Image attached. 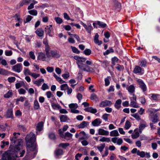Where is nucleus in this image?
I'll return each mask as SVG.
<instances>
[{
    "instance_id": "f257e3e1",
    "label": "nucleus",
    "mask_w": 160,
    "mask_h": 160,
    "mask_svg": "<svg viewBox=\"0 0 160 160\" xmlns=\"http://www.w3.org/2000/svg\"><path fill=\"white\" fill-rule=\"evenodd\" d=\"M20 135L19 132L13 133V136L10 139L12 142V144L14 145V148L4 153L1 160H15L16 158L23 156L25 152L24 150H22L19 153V156L16 153V152H18L20 150V147L22 143L21 139H17L18 136Z\"/></svg>"
},
{
    "instance_id": "f03ea898",
    "label": "nucleus",
    "mask_w": 160,
    "mask_h": 160,
    "mask_svg": "<svg viewBox=\"0 0 160 160\" xmlns=\"http://www.w3.org/2000/svg\"><path fill=\"white\" fill-rule=\"evenodd\" d=\"M27 154L24 160H29L30 158L32 159L35 157L37 152L36 145L27 146Z\"/></svg>"
},
{
    "instance_id": "7ed1b4c3",
    "label": "nucleus",
    "mask_w": 160,
    "mask_h": 160,
    "mask_svg": "<svg viewBox=\"0 0 160 160\" xmlns=\"http://www.w3.org/2000/svg\"><path fill=\"white\" fill-rule=\"evenodd\" d=\"M25 140L27 146L36 145L34 143L36 141V137L33 132H31L29 134L27 135L25 138Z\"/></svg>"
},
{
    "instance_id": "20e7f679",
    "label": "nucleus",
    "mask_w": 160,
    "mask_h": 160,
    "mask_svg": "<svg viewBox=\"0 0 160 160\" xmlns=\"http://www.w3.org/2000/svg\"><path fill=\"white\" fill-rule=\"evenodd\" d=\"M76 63L78 65V67L79 68L80 72H82L83 71L87 72H90L93 70L92 68L82 63L77 62Z\"/></svg>"
},
{
    "instance_id": "39448f33",
    "label": "nucleus",
    "mask_w": 160,
    "mask_h": 160,
    "mask_svg": "<svg viewBox=\"0 0 160 160\" xmlns=\"http://www.w3.org/2000/svg\"><path fill=\"white\" fill-rule=\"evenodd\" d=\"M22 67L21 63H17L12 67V69L15 72L19 73L22 70Z\"/></svg>"
},
{
    "instance_id": "423d86ee",
    "label": "nucleus",
    "mask_w": 160,
    "mask_h": 160,
    "mask_svg": "<svg viewBox=\"0 0 160 160\" xmlns=\"http://www.w3.org/2000/svg\"><path fill=\"white\" fill-rule=\"evenodd\" d=\"M81 24L85 28L86 31L89 33L91 34V31L93 29V28L91 24L88 23L87 25L81 22Z\"/></svg>"
},
{
    "instance_id": "0eeeda50",
    "label": "nucleus",
    "mask_w": 160,
    "mask_h": 160,
    "mask_svg": "<svg viewBox=\"0 0 160 160\" xmlns=\"http://www.w3.org/2000/svg\"><path fill=\"white\" fill-rule=\"evenodd\" d=\"M112 104V103L111 101L106 100L101 102L99 106L101 107H104L107 106H110Z\"/></svg>"
},
{
    "instance_id": "6e6552de",
    "label": "nucleus",
    "mask_w": 160,
    "mask_h": 160,
    "mask_svg": "<svg viewBox=\"0 0 160 160\" xmlns=\"http://www.w3.org/2000/svg\"><path fill=\"white\" fill-rule=\"evenodd\" d=\"M45 30L46 34H48L49 36L52 37L53 34H52V32L53 31V29L50 28V27H49L48 26H47L45 28Z\"/></svg>"
},
{
    "instance_id": "1a4fd4ad",
    "label": "nucleus",
    "mask_w": 160,
    "mask_h": 160,
    "mask_svg": "<svg viewBox=\"0 0 160 160\" xmlns=\"http://www.w3.org/2000/svg\"><path fill=\"white\" fill-rule=\"evenodd\" d=\"M75 59L77 60V62H79L80 63L84 62L86 60V58L78 56H75L74 57Z\"/></svg>"
},
{
    "instance_id": "9d476101",
    "label": "nucleus",
    "mask_w": 160,
    "mask_h": 160,
    "mask_svg": "<svg viewBox=\"0 0 160 160\" xmlns=\"http://www.w3.org/2000/svg\"><path fill=\"white\" fill-rule=\"evenodd\" d=\"M98 134L99 135L108 136L109 134V132L108 131L101 128H99L98 130Z\"/></svg>"
},
{
    "instance_id": "9b49d317",
    "label": "nucleus",
    "mask_w": 160,
    "mask_h": 160,
    "mask_svg": "<svg viewBox=\"0 0 160 160\" xmlns=\"http://www.w3.org/2000/svg\"><path fill=\"white\" fill-rule=\"evenodd\" d=\"M84 110L86 112H90L93 114L97 112V110L96 109L93 108L92 107L85 108Z\"/></svg>"
},
{
    "instance_id": "f8f14e48",
    "label": "nucleus",
    "mask_w": 160,
    "mask_h": 160,
    "mask_svg": "<svg viewBox=\"0 0 160 160\" xmlns=\"http://www.w3.org/2000/svg\"><path fill=\"white\" fill-rule=\"evenodd\" d=\"M102 123L101 120L99 118H96L93 121L92 123L94 126H98Z\"/></svg>"
},
{
    "instance_id": "ddd939ff",
    "label": "nucleus",
    "mask_w": 160,
    "mask_h": 160,
    "mask_svg": "<svg viewBox=\"0 0 160 160\" xmlns=\"http://www.w3.org/2000/svg\"><path fill=\"white\" fill-rule=\"evenodd\" d=\"M36 33L39 37H42L44 35V32L42 28H38L35 31Z\"/></svg>"
},
{
    "instance_id": "4468645a",
    "label": "nucleus",
    "mask_w": 160,
    "mask_h": 160,
    "mask_svg": "<svg viewBox=\"0 0 160 160\" xmlns=\"http://www.w3.org/2000/svg\"><path fill=\"white\" fill-rule=\"evenodd\" d=\"M127 90L128 91L129 93L133 94L135 91V86L131 85L126 88Z\"/></svg>"
},
{
    "instance_id": "2eb2a0df",
    "label": "nucleus",
    "mask_w": 160,
    "mask_h": 160,
    "mask_svg": "<svg viewBox=\"0 0 160 160\" xmlns=\"http://www.w3.org/2000/svg\"><path fill=\"white\" fill-rule=\"evenodd\" d=\"M98 37V34L97 33H96L94 37V42L96 44H98V45H100L102 44V42L101 41L99 40Z\"/></svg>"
},
{
    "instance_id": "dca6fc26",
    "label": "nucleus",
    "mask_w": 160,
    "mask_h": 160,
    "mask_svg": "<svg viewBox=\"0 0 160 160\" xmlns=\"http://www.w3.org/2000/svg\"><path fill=\"white\" fill-rule=\"evenodd\" d=\"M122 100L120 99L117 100L114 104V107L116 109H119L121 107Z\"/></svg>"
},
{
    "instance_id": "f3484780",
    "label": "nucleus",
    "mask_w": 160,
    "mask_h": 160,
    "mask_svg": "<svg viewBox=\"0 0 160 160\" xmlns=\"http://www.w3.org/2000/svg\"><path fill=\"white\" fill-rule=\"evenodd\" d=\"M138 83L140 85L141 88L142 90L144 92L146 91L147 90L146 86L143 82L141 81H140L138 82Z\"/></svg>"
},
{
    "instance_id": "a211bd4d",
    "label": "nucleus",
    "mask_w": 160,
    "mask_h": 160,
    "mask_svg": "<svg viewBox=\"0 0 160 160\" xmlns=\"http://www.w3.org/2000/svg\"><path fill=\"white\" fill-rule=\"evenodd\" d=\"M43 122H41L38 124L37 126V129L38 131H41L43 129Z\"/></svg>"
},
{
    "instance_id": "6ab92c4d",
    "label": "nucleus",
    "mask_w": 160,
    "mask_h": 160,
    "mask_svg": "<svg viewBox=\"0 0 160 160\" xmlns=\"http://www.w3.org/2000/svg\"><path fill=\"white\" fill-rule=\"evenodd\" d=\"M142 69L138 66H136L133 70V72L134 73H138L141 72Z\"/></svg>"
},
{
    "instance_id": "aec40b11",
    "label": "nucleus",
    "mask_w": 160,
    "mask_h": 160,
    "mask_svg": "<svg viewBox=\"0 0 160 160\" xmlns=\"http://www.w3.org/2000/svg\"><path fill=\"white\" fill-rule=\"evenodd\" d=\"M6 115L7 118H11L12 117L13 115L12 109L10 108L8 109Z\"/></svg>"
},
{
    "instance_id": "412c9836",
    "label": "nucleus",
    "mask_w": 160,
    "mask_h": 160,
    "mask_svg": "<svg viewBox=\"0 0 160 160\" xmlns=\"http://www.w3.org/2000/svg\"><path fill=\"white\" fill-rule=\"evenodd\" d=\"M38 58L40 60H42L43 61H45L46 58L45 54L42 52L40 53L38 57Z\"/></svg>"
},
{
    "instance_id": "4be33fe9",
    "label": "nucleus",
    "mask_w": 160,
    "mask_h": 160,
    "mask_svg": "<svg viewBox=\"0 0 160 160\" xmlns=\"http://www.w3.org/2000/svg\"><path fill=\"white\" fill-rule=\"evenodd\" d=\"M139 132L136 129H135L134 133L132 135V138L134 139L136 138L139 137Z\"/></svg>"
},
{
    "instance_id": "5701e85b",
    "label": "nucleus",
    "mask_w": 160,
    "mask_h": 160,
    "mask_svg": "<svg viewBox=\"0 0 160 160\" xmlns=\"http://www.w3.org/2000/svg\"><path fill=\"white\" fill-rule=\"evenodd\" d=\"M130 106L134 108H138L139 107L138 104L136 102V101H131Z\"/></svg>"
},
{
    "instance_id": "b1692460",
    "label": "nucleus",
    "mask_w": 160,
    "mask_h": 160,
    "mask_svg": "<svg viewBox=\"0 0 160 160\" xmlns=\"http://www.w3.org/2000/svg\"><path fill=\"white\" fill-rule=\"evenodd\" d=\"M147 125L146 123L141 124L139 127V130L140 133L142 132L143 130L147 126Z\"/></svg>"
},
{
    "instance_id": "393cba45",
    "label": "nucleus",
    "mask_w": 160,
    "mask_h": 160,
    "mask_svg": "<svg viewBox=\"0 0 160 160\" xmlns=\"http://www.w3.org/2000/svg\"><path fill=\"white\" fill-rule=\"evenodd\" d=\"M33 108L35 110H38L40 108L39 104L37 99H35L34 101Z\"/></svg>"
},
{
    "instance_id": "a878e982",
    "label": "nucleus",
    "mask_w": 160,
    "mask_h": 160,
    "mask_svg": "<svg viewBox=\"0 0 160 160\" xmlns=\"http://www.w3.org/2000/svg\"><path fill=\"white\" fill-rule=\"evenodd\" d=\"M12 90H9L8 92L4 95L5 98H8L11 97L12 95Z\"/></svg>"
},
{
    "instance_id": "bb28decb",
    "label": "nucleus",
    "mask_w": 160,
    "mask_h": 160,
    "mask_svg": "<svg viewBox=\"0 0 160 160\" xmlns=\"http://www.w3.org/2000/svg\"><path fill=\"white\" fill-rule=\"evenodd\" d=\"M119 135L118 131L117 130H114L110 132V136L112 137L118 136Z\"/></svg>"
},
{
    "instance_id": "cd10ccee",
    "label": "nucleus",
    "mask_w": 160,
    "mask_h": 160,
    "mask_svg": "<svg viewBox=\"0 0 160 160\" xmlns=\"http://www.w3.org/2000/svg\"><path fill=\"white\" fill-rule=\"evenodd\" d=\"M25 85L24 82L23 81H20L19 82L16 83L15 84L16 88V89H18L22 86Z\"/></svg>"
},
{
    "instance_id": "c85d7f7f",
    "label": "nucleus",
    "mask_w": 160,
    "mask_h": 160,
    "mask_svg": "<svg viewBox=\"0 0 160 160\" xmlns=\"http://www.w3.org/2000/svg\"><path fill=\"white\" fill-rule=\"evenodd\" d=\"M87 125V122L86 121H83L78 126L79 128H85Z\"/></svg>"
},
{
    "instance_id": "c756f323",
    "label": "nucleus",
    "mask_w": 160,
    "mask_h": 160,
    "mask_svg": "<svg viewBox=\"0 0 160 160\" xmlns=\"http://www.w3.org/2000/svg\"><path fill=\"white\" fill-rule=\"evenodd\" d=\"M44 82V80L43 79H40L38 80H36L34 82V84H36L38 86H40L41 85V83Z\"/></svg>"
},
{
    "instance_id": "7c9ffc66",
    "label": "nucleus",
    "mask_w": 160,
    "mask_h": 160,
    "mask_svg": "<svg viewBox=\"0 0 160 160\" xmlns=\"http://www.w3.org/2000/svg\"><path fill=\"white\" fill-rule=\"evenodd\" d=\"M63 150L61 149H56L54 152L55 155L57 156L63 154Z\"/></svg>"
},
{
    "instance_id": "2f4dec72",
    "label": "nucleus",
    "mask_w": 160,
    "mask_h": 160,
    "mask_svg": "<svg viewBox=\"0 0 160 160\" xmlns=\"http://www.w3.org/2000/svg\"><path fill=\"white\" fill-rule=\"evenodd\" d=\"M28 12L30 15L34 16H37L38 14L37 11L35 9L29 10Z\"/></svg>"
},
{
    "instance_id": "473e14b6",
    "label": "nucleus",
    "mask_w": 160,
    "mask_h": 160,
    "mask_svg": "<svg viewBox=\"0 0 160 160\" xmlns=\"http://www.w3.org/2000/svg\"><path fill=\"white\" fill-rule=\"evenodd\" d=\"M105 146V143L101 144L100 146H97V148L100 152H102Z\"/></svg>"
},
{
    "instance_id": "72a5a7b5",
    "label": "nucleus",
    "mask_w": 160,
    "mask_h": 160,
    "mask_svg": "<svg viewBox=\"0 0 160 160\" xmlns=\"http://www.w3.org/2000/svg\"><path fill=\"white\" fill-rule=\"evenodd\" d=\"M90 99L92 100H95L96 101L98 100V97L97 95L94 93L91 94Z\"/></svg>"
},
{
    "instance_id": "f704fd0d",
    "label": "nucleus",
    "mask_w": 160,
    "mask_h": 160,
    "mask_svg": "<svg viewBox=\"0 0 160 160\" xmlns=\"http://www.w3.org/2000/svg\"><path fill=\"white\" fill-rule=\"evenodd\" d=\"M60 120L62 122H66L68 119V117L66 115H62L60 116Z\"/></svg>"
},
{
    "instance_id": "c9c22d12",
    "label": "nucleus",
    "mask_w": 160,
    "mask_h": 160,
    "mask_svg": "<svg viewBox=\"0 0 160 160\" xmlns=\"http://www.w3.org/2000/svg\"><path fill=\"white\" fill-rule=\"evenodd\" d=\"M51 55L52 57H59V55L57 53L56 51H51Z\"/></svg>"
},
{
    "instance_id": "e433bc0d",
    "label": "nucleus",
    "mask_w": 160,
    "mask_h": 160,
    "mask_svg": "<svg viewBox=\"0 0 160 160\" xmlns=\"http://www.w3.org/2000/svg\"><path fill=\"white\" fill-rule=\"evenodd\" d=\"M99 141L101 142H109L110 141V139L109 138H106L105 137H102L100 139Z\"/></svg>"
},
{
    "instance_id": "4c0bfd02",
    "label": "nucleus",
    "mask_w": 160,
    "mask_h": 160,
    "mask_svg": "<svg viewBox=\"0 0 160 160\" xmlns=\"http://www.w3.org/2000/svg\"><path fill=\"white\" fill-rule=\"evenodd\" d=\"M118 59L116 57H114L112 58V63L113 65H115L118 63Z\"/></svg>"
},
{
    "instance_id": "58836bf2",
    "label": "nucleus",
    "mask_w": 160,
    "mask_h": 160,
    "mask_svg": "<svg viewBox=\"0 0 160 160\" xmlns=\"http://www.w3.org/2000/svg\"><path fill=\"white\" fill-rule=\"evenodd\" d=\"M69 107L71 109H76L78 108V106L76 103H72L69 104Z\"/></svg>"
},
{
    "instance_id": "ea45409f",
    "label": "nucleus",
    "mask_w": 160,
    "mask_h": 160,
    "mask_svg": "<svg viewBox=\"0 0 160 160\" xmlns=\"http://www.w3.org/2000/svg\"><path fill=\"white\" fill-rule=\"evenodd\" d=\"M97 24L101 28H104L107 26V24L104 22L99 21L97 22Z\"/></svg>"
},
{
    "instance_id": "a19ab883",
    "label": "nucleus",
    "mask_w": 160,
    "mask_h": 160,
    "mask_svg": "<svg viewBox=\"0 0 160 160\" xmlns=\"http://www.w3.org/2000/svg\"><path fill=\"white\" fill-rule=\"evenodd\" d=\"M32 72H31L30 70L28 68H24V74L25 76L27 75H31Z\"/></svg>"
},
{
    "instance_id": "79ce46f5",
    "label": "nucleus",
    "mask_w": 160,
    "mask_h": 160,
    "mask_svg": "<svg viewBox=\"0 0 160 160\" xmlns=\"http://www.w3.org/2000/svg\"><path fill=\"white\" fill-rule=\"evenodd\" d=\"M147 62L145 60L140 61L139 62V65L142 67H145L146 66Z\"/></svg>"
},
{
    "instance_id": "37998d69",
    "label": "nucleus",
    "mask_w": 160,
    "mask_h": 160,
    "mask_svg": "<svg viewBox=\"0 0 160 160\" xmlns=\"http://www.w3.org/2000/svg\"><path fill=\"white\" fill-rule=\"evenodd\" d=\"M137 155L141 158H143L145 156V153L144 151H140L138 150L137 152Z\"/></svg>"
},
{
    "instance_id": "c03bdc74",
    "label": "nucleus",
    "mask_w": 160,
    "mask_h": 160,
    "mask_svg": "<svg viewBox=\"0 0 160 160\" xmlns=\"http://www.w3.org/2000/svg\"><path fill=\"white\" fill-rule=\"evenodd\" d=\"M151 95V97L152 99L155 101L157 100H158V97L160 96V95L158 94H152Z\"/></svg>"
},
{
    "instance_id": "a18cd8bd",
    "label": "nucleus",
    "mask_w": 160,
    "mask_h": 160,
    "mask_svg": "<svg viewBox=\"0 0 160 160\" xmlns=\"http://www.w3.org/2000/svg\"><path fill=\"white\" fill-rule=\"evenodd\" d=\"M69 145V144L68 143H61L58 146L59 147H61L64 148H66Z\"/></svg>"
},
{
    "instance_id": "49530a36",
    "label": "nucleus",
    "mask_w": 160,
    "mask_h": 160,
    "mask_svg": "<svg viewBox=\"0 0 160 160\" xmlns=\"http://www.w3.org/2000/svg\"><path fill=\"white\" fill-rule=\"evenodd\" d=\"M0 74L7 75L8 74V72L7 71L2 68L0 70Z\"/></svg>"
},
{
    "instance_id": "de8ad7c7",
    "label": "nucleus",
    "mask_w": 160,
    "mask_h": 160,
    "mask_svg": "<svg viewBox=\"0 0 160 160\" xmlns=\"http://www.w3.org/2000/svg\"><path fill=\"white\" fill-rule=\"evenodd\" d=\"M115 68L118 71H120L121 70H123L124 69V67L122 65L120 64H117Z\"/></svg>"
},
{
    "instance_id": "09e8293b",
    "label": "nucleus",
    "mask_w": 160,
    "mask_h": 160,
    "mask_svg": "<svg viewBox=\"0 0 160 160\" xmlns=\"http://www.w3.org/2000/svg\"><path fill=\"white\" fill-rule=\"evenodd\" d=\"M54 20L57 23L59 24H61L63 22L62 19L58 17H55L54 18Z\"/></svg>"
},
{
    "instance_id": "8fccbe9b",
    "label": "nucleus",
    "mask_w": 160,
    "mask_h": 160,
    "mask_svg": "<svg viewBox=\"0 0 160 160\" xmlns=\"http://www.w3.org/2000/svg\"><path fill=\"white\" fill-rule=\"evenodd\" d=\"M68 87V86L67 84H63L60 86L61 90L62 91H65Z\"/></svg>"
},
{
    "instance_id": "3c124183",
    "label": "nucleus",
    "mask_w": 160,
    "mask_h": 160,
    "mask_svg": "<svg viewBox=\"0 0 160 160\" xmlns=\"http://www.w3.org/2000/svg\"><path fill=\"white\" fill-rule=\"evenodd\" d=\"M83 53L86 55H89L91 53V51L89 49H86L84 50Z\"/></svg>"
},
{
    "instance_id": "603ef678",
    "label": "nucleus",
    "mask_w": 160,
    "mask_h": 160,
    "mask_svg": "<svg viewBox=\"0 0 160 160\" xmlns=\"http://www.w3.org/2000/svg\"><path fill=\"white\" fill-rule=\"evenodd\" d=\"M110 78V77H108L107 78H105L104 81L105 82V86H108L110 83L109 80V78Z\"/></svg>"
},
{
    "instance_id": "864d4df0",
    "label": "nucleus",
    "mask_w": 160,
    "mask_h": 160,
    "mask_svg": "<svg viewBox=\"0 0 160 160\" xmlns=\"http://www.w3.org/2000/svg\"><path fill=\"white\" fill-rule=\"evenodd\" d=\"M151 120L152 122L154 123H156L158 121V117L157 115L155 114L151 118Z\"/></svg>"
},
{
    "instance_id": "5fc2aeb1",
    "label": "nucleus",
    "mask_w": 160,
    "mask_h": 160,
    "mask_svg": "<svg viewBox=\"0 0 160 160\" xmlns=\"http://www.w3.org/2000/svg\"><path fill=\"white\" fill-rule=\"evenodd\" d=\"M114 52V50L113 49L111 48H110L109 49H108L107 50V51L104 52L103 54L104 55H108L109 53L111 52Z\"/></svg>"
},
{
    "instance_id": "6e6d98bb",
    "label": "nucleus",
    "mask_w": 160,
    "mask_h": 160,
    "mask_svg": "<svg viewBox=\"0 0 160 160\" xmlns=\"http://www.w3.org/2000/svg\"><path fill=\"white\" fill-rule=\"evenodd\" d=\"M71 48H72V52L77 54H78L80 53V51L75 47L71 46Z\"/></svg>"
},
{
    "instance_id": "4d7b16f0",
    "label": "nucleus",
    "mask_w": 160,
    "mask_h": 160,
    "mask_svg": "<svg viewBox=\"0 0 160 160\" xmlns=\"http://www.w3.org/2000/svg\"><path fill=\"white\" fill-rule=\"evenodd\" d=\"M48 137L51 139L54 140L56 139V136L55 134L52 132L50 133L49 134Z\"/></svg>"
},
{
    "instance_id": "13d9d810",
    "label": "nucleus",
    "mask_w": 160,
    "mask_h": 160,
    "mask_svg": "<svg viewBox=\"0 0 160 160\" xmlns=\"http://www.w3.org/2000/svg\"><path fill=\"white\" fill-rule=\"evenodd\" d=\"M29 54L30 58L33 60H34L35 59V56L33 52L30 51L29 52Z\"/></svg>"
},
{
    "instance_id": "bf43d9fd",
    "label": "nucleus",
    "mask_w": 160,
    "mask_h": 160,
    "mask_svg": "<svg viewBox=\"0 0 160 160\" xmlns=\"http://www.w3.org/2000/svg\"><path fill=\"white\" fill-rule=\"evenodd\" d=\"M131 126L130 123L128 121H127L125 122V128L126 129H128Z\"/></svg>"
},
{
    "instance_id": "052dcab7",
    "label": "nucleus",
    "mask_w": 160,
    "mask_h": 160,
    "mask_svg": "<svg viewBox=\"0 0 160 160\" xmlns=\"http://www.w3.org/2000/svg\"><path fill=\"white\" fill-rule=\"evenodd\" d=\"M131 116L135 118L137 120L139 121L141 119L140 117L137 113L132 114L131 115Z\"/></svg>"
},
{
    "instance_id": "680f3d73",
    "label": "nucleus",
    "mask_w": 160,
    "mask_h": 160,
    "mask_svg": "<svg viewBox=\"0 0 160 160\" xmlns=\"http://www.w3.org/2000/svg\"><path fill=\"white\" fill-rule=\"evenodd\" d=\"M32 18V17L29 15H28L25 18L26 21H25V22L26 23L30 22Z\"/></svg>"
},
{
    "instance_id": "e2e57ef3",
    "label": "nucleus",
    "mask_w": 160,
    "mask_h": 160,
    "mask_svg": "<svg viewBox=\"0 0 160 160\" xmlns=\"http://www.w3.org/2000/svg\"><path fill=\"white\" fill-rule=\"evenodd\" d=\"M48 88L49 87L47 84L45 83H44L42 84V89L44 91L47 89H48Z\"/></svg>"
},
{
    "instance_id": "0e129e2a",
    "label": "nucleus",
    "mask_w": 160,
    "mask_h": 160,
    "mask_svg": "<svg viewBox=\"0 0 160 160\" xmlns=\"http://www.w3.org/2000/svg\"><path fill=\"white\" fill-rule=\"evenodd\" d=\"M16 80V78L14 77H9L8 78V81L10 82H14Z\"/></svg>"
},
{
    "instance_id": "69168bd1",
    "label": "nucleus",
    "mask_w": 160,
    "mask_h": 160,
    "mask_svg": "<svg viewBox=\"0 0 160 160\" xmlns=\"http://www.w3.org/2000/svg\"><path fill=\"white\" fill-rule=\"evenodd\" d=\"M19 93L20 94H24L26 92V91L23 88H20L18 90Z\"/></svg>"
},
{
    "instance_id": "338daca9",
    "label": "nucleus",
    "mask_w": 160,
    "mask_h": 160,
    "mask_svg": "<svg viewBox=\"0 0 160 160\" xmlns=\"http://www.w3.org/2000/svg\"><path fill=\"white\" fill-rule=\"evenodd\" d=\"M40 74H36L35 73H32L31 74V76L33 77L34 79H36L37 78L39 77L40 76Z\"/></svg>"
},
{
    "instance_id": "774afa93",
    "label": "nucleus",
    "mask_w": 160,
    "mask_h": 160,
    "mask_svg": "<svg viewBox=\"0 0 160 160\" xmlns=\"http://www.w3.org/2000/svg\"><path fill=\"white\" fill-rule=\"evenodd\" d=\"M12 52L11 50H6L5 51V54L7 56H10L12 55Z\"/></svg>"
}]
</instances>
